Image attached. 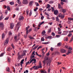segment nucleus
<instances>
[{"instance_id":"obj_1","label":"nucleus","mask_w":73,"mask_h":73,"mask_svg":"<svg viewBox=\"0 0 73 73\" xmlns=\"http://www.w3.org/2000/svg\"><path fill=\"white\" fill-rule=\"evenodd\" d=\"M29 26H28L27 27H26V34L27 35H24V37L25 38H27V35H28V29H29Z\"/></svg>"},{"instance_id":"obj_2","label":"nucleus","mask_w":73,"mask_h":73,"mask_svg":"<svg viewBox=\"0 0 73 73\" xmlns=\"http://www.w3.org/2000/svg\"><path fill=\"white\" fill-rule=\"evenodd\" d=\"M48 58V59L46 61H45V62H46V64L47 65H48V64H49V63L50 62V59H49L48 57L47 56H45L44 58Z\"/></svg>"},{"instance_id":"obj_3","label":"nucleus","mask_w":73,"mask_h":73,"mask_svg":"<svg viewBox=\"0 0 73 73\" xmlns=\"http://www.w3.org/2000/svg\"><path fill=\"white\" fill-rule=\"evenodd\" d=\"M47 60H48V58H44V60L42 61V62L43 64V66H45V64H46L45 61H46Z\"/></svg>"},{"instance_id":"obj_4","label":"nucleus","mask_w":73,"mask_h":73,"mask_svg":"<svg viewBox=\"0 0 73 73\" xmlns=\"http://www.w3.org/2000/svg\"><path fill=\"white\" fill-rule=\"evenodd\" d=\"M8 42H9V39L7 38L5 40L4 42V45H6L7 44H8Z\"/></svg>"},{"instance_id":"obj_5","label":"nucleus","mask_w":73,"mask_h":73,"mask_svg":"<svg viewBox=\"0 0 73 73\" xmlns=\"http://www.w3.org/2000/svg\"><path fill=\"white\" fill-rule=\"evenodd\" d=\"M20 24H21V22H20V21H18L17 25V27H18V28L17 29V30H19V28L20 27Z\"/></svg>"},{"instance_id":"obj_6","label":"nucleus","mask_w":73,"mask_h":73,"mask_svg":"<svg viewBox=\"0 0 73 73\" xmlns=\"http://www.w3.org/2000/svg\"><path fill=\"white\" fill-rule=\"evenodd\" d=\"M0 28L1 29H3V28H4V23L3 22L0 23Z\"/></svg>"},{"instance_id":"obj_7","label":"nucleus","mask_w":73,"mask_h":73,"mask_svg":"<svg viewBox=\"0 0 73 73\" xmlns=\"http://www.w3.org/2000/svg\"><path fill=\"white\" fill-rule=\"evenodd\" d=\"M54 14L55 15H58V11L57 10H55L54 11Z\"/></svg>"},{"instance_id":"obj_8","label":"nucleus","mask_w":73,"mask_h":73,"mask_svg":"<svg viewBox=\"0 0 73 73\" xmlns=\"http://www.w3.org/2000/svg\"><path fill=\"white\" fill-rule=\"evenodd\" d=\"M34 2L33 1H31L30 2L29 4V7H32V5H33V3Z\"/></svg>"},{"instance_id":"obj_9","label":"nucleus","mask_w":73,"mask_h":73,"mask_svg":"<svg viewBox=\"0 0 73 73\" xmlns=\"http://www.w3.org/2000/svg\"><path fill=\"white\" fill-rule=\"evenodd\" d=\"M14 26H15V24L13 23H11L10 25L11 29H13V27H14Z\"/></svg>"},{"instance_id":"obj_10","label":"nucleus","mask_w":73,"mask_h":73,"mask_svg":"<svg viewBox=\"0 0 73 73\" xmlns=\"http://www.w3.org/2000/svg\"><path fill=\"white\" fill-rule=\"evenodd\" d=\"M22 3L24 4H28V1L27 0H23Z\"/></svg>"},{"instance_id":"obj_11","label":"nucleus","mask_w":73,"mask_h":73,"mask_svg":"<svg viewBox=\"0 0 73 73\" xmlns=\"http://www.w3.org/2000/svg\"><path fill=\"white\" fill-rule=\"evenodd\" d=\"M34 61V64H35L36 62V60L35 59L33 58L32 60H31L30 62V63H32V61Z\"/></svg>"},{"instance_id":"obj_12","label":"nucleus","mask_w":73,"mask_h":73,"mask_svg":"<svg viewBox=\"0 0 73 73\" xmlns=\"http://www.w3.org/2000/svg\"><path fill=\"white\" fill-rule=\"evenodd\" d=\"M60 51L62 53H65L66 52V50L64 49H60Z\"/></svg>"},{"instance_id":"obj_13","label":"nucleus","mask_w":73,"mask_h":73,"mask_svg":"<svg viewBox=\"0 0 73 73\" xmlns=\"http://www.w3.org/2000/svg\"><path fill=\"white\" fill-rule=\"evenodd\" d=\"M58 8L59 9H61V10L62 9V7H61V5L60 3L58 4Z\"/></svg>"},{"instance_id":"obj_14","label":"nucleus","mask_w":73,"mask_h":73,"mask_svg":"<svg viewBox=\"0 0 73 73\" xmlns=\"http://www.w3.org/2000/svg\"><path fill=\"white\" fill-rule=\"evenodd\" d=\"M18 59L19 60L20 59V53L18 52Z\"/></svg>"},{"instance_id":"obj_15","label":"nucleus","mask_w":73,"mask_h":73,"mask_svg":"<svg viewBox=\"0 0 73 73\" xmlns=\"http://www.w3.org/2000/svg\"><path fill=\"white\" fill-rule=\"evenodd\" d=\"M23 19H24V17L23 16H20L19 18V20L20 21L21 20H23Z\"/></svg>"},{"instance_id":"obj_16","label":"nucleus","mask_w":73,"mask_h":73,"mask_svg":"<svg viewBox=\"0 0 73 73\" xmlns=\"http://www.w3.org/2000/svg\"><path fill=\"white\" fill-rule=\"evenodd\" d=\"M12 48L11 47H9L7 48V50L8 51V52H10V50H12Z\"/></svg>"},{"instance_id":"obj_17","label":"nucleus","mask_w":73,"mask_h":73,"mask_svg":"<svg viewBox=\"0 0 73 73\" xmlns=\"http://www.w3.org/2000/svg\"><path fill=\"white\" fill-rule=\"evenodd\" d=\"M69 53H71V50H68V53H66L67 55H68Z\"/></svg>"},{"instance_id":"obj_18","label":"nucleus","mask_w":73,"mask_h":73,"mask_svg":"<svg viewBox=\"0 0 73 73\" xmlns=\"http://www.w3.org/2000/svg\"><path fill=\"white\" fill-rule=\"evenodd\" d=\"M49 43H50V42H42V44H48Z\"/></svg>"},{"instance_id":"obj_19","label":"nucleus","mask_w":73,"mask_h":73,"mask_svg":"<svg viewBox=\"0 0 73 73\" xmlns=\"http://www.w3.org/2000/svg\"><path fill=\"white\" fill-rule=\"evenodd\" d=\"M50 8V5L49 4H47V7L46 8L48 9V8Z\"/></svg>"},{"instance_id":"obj_20","label":"nucleus","mask_w":73,"mask_h":73,"mask_svg":"<svg viewBox=\"0 0 73 73\" xmlns=\"http://www.w3.org/2000/svg\"><path fill=\"white\" fill-rule=\"evenodd\" d=\"M64 41H68V37H66V38H64Z\"/></svg>"},{"instance_id":"obj_21","label":"nucleus","mask_w":73,"mask_h":73,"mask_svg":"<svg viewBox=\"0 0 73 73\" xmlns=\"http://www.w3.org/2000/svg\"><path fill=\"white\" fill-rule=\"evenodd\" d=\"M51 32V29H49L48 31V33H50Z\"/></svg>"},{"instance_id":"obj_22","label":"nucleus","mask_w":73,"mask_h":73,"mask_svg":"<svg viewBox=\"0 0 73 73\" xmlns=\"http://www.w3.org/2000/svg\"><path fill=\"white\" fill-rule=\"evenodd\" d=\"M61 46V43H59L57 44V46Z\"/></svg>"},{"instance_id":"obj_23","label":"nucleus","mask_w":73,"mask_h":73,"mask_svg":"<svg viewBox=\"0 0 73 73\" xmlns=\"http://www.w3.org/2000/svg\"><path fill=\"white\" fill-rule=\"evenodd\" d=\"M38 69H39L38 68V66H36L35 68L34 69L35 70H37Z\"/></svg>"},{"instance_id":"obj_24","label":"nucleus","mask_w":73,"mask_h":73,"mask_svg":"<svg viewBox=\"0 0 73 73\" xmlns=\"http://www.w3.org/2000/svg\"><path fill=\"white\" fill-rule=\"evenodd\" d=\"M7 60L8 62H11V60L9 58H7Z\"/></svg>"},{"instance_id":"obj_25","label":"nucleus","mask_w":73,"mask_h":73,"mask_svg":"<svg viewBox=\"0 0 73 73\" xmlns=\"http://www.w3.org/2000/svg\"><path fill=\"white\" fill-rule=\"evenodd\" d=\"M56 21H58V22H59V21H60V20H59V19H58V17H56Z\"/></svg>"},{"instance_id":"obj_26","label":"nucleus","mask_w":73,"mask_h":73,"mask_svg":"<svg viewBox=\"0 0 73 73\" xmlns=\"http://www.w3.org/2000/svg\"><path fill=\"white\" fill-rule=\"evenodd\" d=\"M71 36H72V34L71 33H69L68 35H67V36L68 37H71Z\"/></svg>"},{"instance_id":"obj_27","label":"nucleus","mask_w":73,"mask_h":73,"mask_svg":"<svg viewBox=\"0 0 73 73\" xmlns=\"http://www.w3.org/2000/svg\"><path fill=\"white\" fill-rule=\"evenodd\" d=\"M24 59H23L22 60L21 62V63L22 64H24Z\"/></svg>"},{"instance_id":"obj_28","label":"nucleus","mask_w":73,"mask_h":73,"mask_svg":"<svg viewBox=\"0 0 73 73\" xmlns=\"http://www.w3.org/2000/svg\"><path fill=\"white\" fill-rule=\"evenodd\" d=\"M6 69H7V72H10V70H9V67H7L6 68Z\"/></svg>"},{"instance_id":"obj_29","label":"nucleus","mask_w":73,"mask_h":73,"mask_svg":"<svg viewBox=\"0 0 73 73\" xmlns=\"http://www.w3.org/2000/svg\"><path fill=\"white\" fill-rule=\"evenodd\" d=\"M39 45L36 46L34 47L33 49V50H35L36 48H38V46H39Z\"/></svg>"},{"instance_id":"obj_30","label":"nucleus","mask_w":73,"mask_h":73,"mask_svg":"<svg viewBox=\"0 0 73 73\" xmlns=\"http://www.w3.org/2000/svg\"><path fill=\"white\" fill-rule=\"evenodd\" d=\"M29 37L30 38V39H34V37H31V36H29Z\"/></svg>"},{"instance_id":"obj_31","label":"nucleus","mask_w":73,"mask_h":73,"mask_svg":"<svg viewBox=\"0 0 73 73\" xmlns=\"http://www.w3.org/2000/svg\"><path fill=\"white\" fill-rule=\"evenodd\" d=\"M46 38L48 39H51L52 38V36H47Z\"/></svg>"},{"instance_id":"obj_32","label":"nucleus","mask_w":73,"mask_h":73,"mask_svg":"<svg viewBox=\"0 0 73 73\" xmlns=\"http://www.w3.org/2000/svg\"><path fill=\"white\" fill-rule=\"evenodd\" d=\"M2 38H4V33H2Z\"/></svg>"},{"instance_id":"obj_33","label":"nucleus","mask_w":73,"mask_h":73,"mask_svg":"<svg viewBox=\"0 0 73 73\" xmlns=\"http://www.w3.org/2000/svg\"><path fill=\"white\" fill-rule=\"evenodd\" d=\"M73 40V36L71 38V39L70 41V42H72Z\"/></svg>"},{"instance_id":"obj_34","label":"nucleus","mask_w":73,"mask_h":73,"mask_svg":"<svg viewBox=\"0 0 73 73\" xmlns=\"http://www.w3.org/2000/svg\"><path fill=\"white\" fill-rule=\"evenodd\" d=\"M68 19L70 20H72L73 21V18H68Z\"/></svg>"},{"instance_id":"obj_35","label":"nucleus","mask_w":73,"mask_h":73,"mask_svg":"<svg viewBox=\"0 0 73 73\" xmlns=\"http://www.w3.org/2000/svg\"><path fill=\"white\" fill-rule=\"evenodd\" d=\"M35 4L36 5V7H38V6H39V4H38V3H35Z\"/></svg>"},{"instance_id":"obj_36","label":"nucleus","mask_w":73,"mask_h":73,"mask_svg":"<svg viewBox=\"0 0 73 73\" xmlns=\"http://www.w3.org/2000/svg\"><path fill=\"white\" fill-rule=\"evenodd\" d=\"M53 1H50L49 2V3L50 4H53Z\"/></svg>"},{"instance_id":"obj_37","label":"nucleus","mask_w":73,"mask_h":73,"mask_svg":"<svg viewBox=\"0 0 73 73\" xmlns=\"http://www.w3.org/2000/svg\"><path fill=\"white\" fill-rule=\"evenodd\" d=\"M38 9V7H36V9H35L34 10V11L35 12H36L37 11V10Z\"/></svg>"},{"instance_id":"obj_38","label":"nucleus","mask_w":73,"mask_h":73,"mask_svg":"<svg viewBox=\"0 0 73 73\" xmlns=\"http://www.w3.org/2000/svg\"><path fill=\"white\" fill-rule=\"evenodd\" d=\"M60 17H61V19H63L64 18V17H65V16H64V15H62Z\"/></svg>"},{"instance_id":"obj_39","label":"nucleus","mask_w":73,"mask_h":73,"mask_svg":"<svg viewBox=\"0 0 73 73\" xmlns=\"http://www.w3.org/2000/svg\"><path fill=\"white\" fill-rule=\"evenodd\" d=\"M10 5H13V4H14V2H11L10 3Z\"/></svg>"},{"instance_id":"obj_40","label":"nucleus","mask_w":73,"mask_h":73,"mask_svg":"<svg viewBox=\"0 0 73 73\" xmlns=\"http://www.w3.org/2000/svg\"><path fill=\"white\" fill-rule=\"evenodd\" d=\"M62 11L63 13H65L66 10L65 9H62Z\"/></svg>"},{"instance_id":"obj_41","label":"nucleus","mask_w":73,"mask_h":73,"mask_svg":"<svg viewBox=\"0 0 73 73\" xmlns=\"http://www.w3.org/2000/svg\"><path fill=\"white\" fill-rule=\"evenodd\" d=\"M41 41H44V38H43V37H42L41 38Z\"/></svg>"},{"instance_id":"obj_42","label":"nucleus","mask_w":73,"mask_h":73,"mask_svg":"<svg viewBox=\"0 0 73 73\" xmlns=\"http://www.w3.org/2000/svg\"><path fill=\"white\" fill-rule=\"evenodd\" d=\"M7 9L8 10V11H9V10H10V9L9 8V6H7Z\"/></svg>"},{"instance_id":"obj_43","label":"nucleus","mask_w":73,"mask_h":73,"mask_svg":"<svg viewBox=\"0 0 73 73\" xmlns=\"http://www.w3.org/2000/svg\"><path fill=\"white\" fill-rule=\"evenodd\" d=\"M62 15V13H60L58 15V17H60Z\"/></svg>"},{"instance_id":"obj_44","label":"nucleus","mask_w":73,"mask_h":73,"mask_svg":"<svg viewBox=\"0 0 73 73\" xmlns=\"http://www.w3.org/2000/svg\"><path fill=\"white\" fill-rule=\"evenodd\" d=\"M45 33H46V32H45V31H43L42 32V34L43 35H44V34H45Z\"/></svg>"},{"instance_id":"obj_45","label":"nucleus","mask_w":73,"mask_h":73,"mask_svg":"<svg viewBox=\"0 0 73 73\" xmlns=\"http://www.w3.org/2000/svg\"><path fill=\"white\" fill-rule=\"evenodd\" d=\"M11 45L13 49H14V48H15V47H14V45H13V44H11Z\"/></svg>"},{"instance_id":"obj_46","label":"nucleus","mask_w":73,"mask_h":73,"mask_svg":"<svg viewBox=\"0 0 73 73\" xmlns=\"http://www.w3.org/2000/svg\"><path fill=\"white\" fill-rule=\"evenodd\" d=\"M45 15H47V16H49V15L48 13H47L45 12Z\"/></svg>"},{"instance_id":"obj_47","label":"nucleus","mask_w":73,"mask_h":73,"mask_svg":"<svg viewBox=\"0 0 73 73\" xmlns=\"http://www.w3.org/2000/svg\"><path fill=\"white\" fill-rule=\"evenodd\" d=\"M40 70V72H41V73H44V70Z\"/></svg>"},{"instance_id":"obj_48","label":"nucleus","mask_w":73,"mask_h":73,"mask_svg":"<svg viewBox=\"0 0 73 73\" xmlns=\"http://www.w3.org/2000/svg\"><path fill=\"white\" fill-rule=\"evenodd\" d=\"M52 36H55V33H52Z\"/></svg>"},{"instance_id":"obj_49","label":"nucleus","mask_w":73,"mask_h":73,"mask_svg":"<svg viewBox=\"0 0 73 73\" xmlns=\"http://www.w3.org/2000/svg\"><path fill=\"white\" fill-rule=\"evenodd\" d=\"M68 49H69V50H72V48L71 47H69Z\"/></svg>"},{"instance_id":"obj_50","label":"nucleus","mask_w":73,"mask_h":73,"mask_svg":"<svg viewBox=\"0 0 73 73\" xmlns=\"http://www.w3.org/2000/svg\"><path fill=\"white\" fill-rule=\"evenodd\" d=\"M9 35H12V32H11V31H10L9 33Z\"/></svg>"},{"instance_id":"obj_51","label":"nucleus","mask_w":73,"mask_h":73,"mask_svg":"<svg viewBox=\"0 0 73 73\" xmlns=\"http://www.w3.org/2000/svg\"><path fill=\"white\" fill-rule=\"evenodd\" d=\"M58 31H59V32H60V31H61V29L60 28L58 27Z\"/></svg>"},{"instance_id":"obj_52","label":"nucleus","mask_w":73,"mask_h":73,"mask_svg":"<svg viewBox=\"0 0 73 73\" xmlns=\"http://www.w3.org/2000/svg\"><path fill=\"white\" fill-rule=\"evenodd\" d=\"M54 49V48H53L52 47H51L50 48V50L52 52V51H53V50Z\"/></svg>"},{"instance_id":"obj_53","label":"nucleus","mask_w":73,"mask_h":73,"mask_svg":"<svg viewBox=\"0 0 73 73\" xmlns=\"http://www.w3.org/2000/svg\"><path fill=\"white\" fill-rule=\"evenodd\" d=\"M51 8L52 9V11H54V7H51Z\"/></svg>"},{"instance_id":"obj_54","label":"nucleus","mask_w":73,"mask_h":73,"mask_svg":"<svg viewBox=\"0 0 73 73\" xmlns=\"http://www.w3.org/2000/svg\"><path fill=\"white\" fill-rule=\"evenodd\" d=\"M2 18H3V15H1L0 17V20H1L2 19Z\"/></svg>"},{"instance_id":"obj_55","label":"nucleus","mask_w":73,"mask_h":73,"mask_svg":"<svg viewBox=\"0 0 73 73\" xmlns=\"http://www.w3.org/2000/svg\"><path fill=\"white\" fill-rule=\"evenodd\" d=\"M56 37H57V38L60 37V35H56Z\"/></svg>"},{"instance_id":"obj_56","label":"nucleus","mask_w":73,"mask_h":73,"mask_svg":"<svg viewBox=\"0 0 73 73\" xmlns=\"http://www.w3.org/2000/svg\"><path fill=\"white\" fill-rule=\"evenodd\" d=\"M29 63V62L28 61L27 62H26V66H27V65H28V64Z\"/></svg>"},{"instance_id":"obj_57","label":"nucleus","mask_w":73,"mask_h":73,"mask_svg":"<svg viewBox=\"0 0 73 73\" xmlns=\"http://www.w3.org/2000/svg\"><path fill=\"white\" fill-rule=\"evenodd\" d=\"M19 7H17L15 9L16 11H19Z\"/></svg>"},{"instance_id":"obj_58","label":"nucleus","mask_w":73,"mask_h":73,"mask_svg":"<svg viewBox=\"0 0 73 73\" xmlns=\"http://www.w3.org/2000/svg\"><path fill=\"white\" fill-rule=\"evenodd\" d=\"M38 68H42V66H41V65H39L38 66Z\"/></svg>"},{"instance_id":"obj_59","label":"nucleus","mask_w":73,"mask_h":73,"mask_svg":"<svg viewBox=\"0 0 73 73\" xmlns=\"http://www.w3.org/2000/svg\"><path fill=\"white\" fill-rule=\"evenodd\" d=\"M21 34H20V33H18V35L17 36L18 37H20L21 36Z\"/></svg>"},{"instance_id":"obj_60","label":"nucleus","mask_w":73,"mask_h":73,"mask_svg":"<svg viewBox=\"0 0 73 73\" xmlns=\"http://www.w3.org/2000/svg\"><path fill=\"white\" fill-rule=\"evenodd\" d=\"M59 27H60V28H62V25L61 24H59Z\"/></svg>"},{"instance_id":"obj_61","label":"nucleus","mask_w":73,"mask_h":73,"mask_svg":"<svg viewBox=\"0 0 73 73\" xmlns=\"http://www.w3.org/2000/svg\"><path fill=\"white\" fill-rule=\"evenodd\" d=\"M41 25L40 23H39L38 25V27H41Z\"/></svg>"},{"instance_id":"obj_62","label":"nucleus","mask_w":73,"mask_h":73,"mask_svg":"<svg viewBox=\"0 0 73 73\" xmlns=\"http://www.w3.org/2000/svg\"><path fill=\"white\" fill-rule=\"evenodd\" d=\"M22 55H23V56H25V52H23L22 53Z\"/></svg>"},{"instance_id":"obj_63","label":"nucleus","mask_w":73,"mask_h":73,"mask_svg":"<svg viewBox=\"0 0 73 73\" xmlns=\"http://www.w3.org/2000/svg\"><path fill=\"white\" fill-rule=\"evenodd\" d=\"M14 38L15 40H16V39H17V36H14Z\"/></svg>"},{"instance_id":"obj_64","label":"nucleus","mask_w":73,"mask_h":73,"mask_svg":"<svg viewBox=\"0 0 73 73\" xmlns=\"http://www.w3.org/2000/svg\"><path fill=\"white\" fill-rule=\"evenodd\" d=\"M43 19H44V16H42L41 17V20H43Z\"/></svg>"}]
</instances>
